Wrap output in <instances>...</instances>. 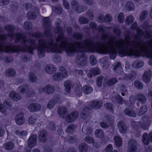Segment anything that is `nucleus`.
Listing matches in <instances>:
<instances>
[{
  "label": "nucleus",
  "instance_id": "50",
  "mask_svg": "<svg viewBox=\"0 0 152 152\" xmlns=\"http://www.w3.org/2000/svg\"><path fill=\"white\" fill-rule=\"evenodd\" d=\"M29 78L30 81L32 82H35L37 81V76L33 73H29Z\"/></svg>",
  "mask_w": 152,
  "mask_h": 152
},
{
  "label": "nucleus",
  "instance_id": "6",
  "mask_svg": "<svg viewBox=\"0 0 152 152\" xmlns=\"http://www.w3.org/2000/svg\"><path fill=\"white\" fill-rule=\"evenodd\" d=\"M59 70L61 72L56 73L53 75V78L54 80L60 81L67 77V71L64 67H60Z\"/></svg>",
  "mask_w": 152,
  "mask_h": 152
},
{
  "label": "nucleus",
  "instance_id": "57",
  "mask_svg": "<svg viewBox=\"0 0 152 152\" xmlns=\"http://www.w3.org/2000/svg\"><path fill=\"white\" fill-rule=\"evenodd\" d=\"M68 141L71 143H73L75 142L77 140V137L76 136L73 135L71 137H68Z\"/></svg>",
  "mask_w": 152,
  "mask_h": 152
},
{
  "label": "nucleus",
  "instance_id": "9",
  "mask_svg": "<svg viewBox=\"0 0 152 152\" xmlns=\"http://www.w3.org/2000/svg\"><path fill=\"white\" fill-rule=\"evenodd\" d=\"M54 88L53 86L48 84L46 85L43 88H39L38 91L40 93H42L43 91L48 94H51L54 92Z\"/></svg>",
  "mask_w": 152,
  "mask_h": 152
},
{
  "label": "nucleus",
  "instance_id": "33",
  "mask_svg": "<svg viewBox=\"0 0 152 152\" xmlns=\"http://www.w3.org/2000/svg\"><path fill=\"white\" fill-rule=\"evenodd\" d=\"M126 9L129 11H132L134 8V6L133 3L131 1L127 2L125 5Z\"/></svg>",
  "mask_w": 152,
  "mask_h": 152
},
{
  "label": "nucleus",
  "instance_id": "44",
  "mask_svg": "<svg viewBox=\"0 0 152 152\" xmlns=\"http://www.w3.org/2000/svg\"><path fill=\"white\" fill-rule=\"evenodd\" d=\"M77 128V126L74 124H71L66 129V132L67 133H71Z\"/></svg>",
  "mask_w": 152,
  "mask_h": 152
},
{
  "label": "nucleus",
  "instance_id": "47",
  "mask_svg": "<svg viewBox=\"0 0 152 152\" xmlns=\"http://www.w3.org/2000/svg\"><path fill=\"white\" fill-rule=\"evenodd\" d=\"M32 23L28 21H26L24 24V28L26 29H30L32 27Z\"/></svg>",
  "mask_w": 152,
  "mask_h": 152
},
{
  "label": "nucleus",
  "instance_id": "1",
  "mask_svg": "<svg viewBox=\"0 0 152 152\" xmlns=\"http://www.w3.org/2000/svg\"><path fill=\"white\" fill-rule=\"evenodd\" d=\"M97 29L102 33L101 39L104 43L99 40L95 41L92 39H86L82 42H69V39L64 37L66 48L63 50H65L67 55L69 56L77 53L75 62L77 65L82 66L85 65L86 62V58L83 52L84 51L97 52L103 54L109 53L110 58L112 59L115 58L117 52L121 57L131 56L132 47L130 45L132 40L131 37L130 38L129 36H126L124 40L121 39L116 40L115 36L109 37L104 33L102 26H98Z\"/></svg>",
  "mask_w": 152,
  "mask_h": 152
},
{
  "label": "nucleus",
  "instance_id": "27",
  "mask_svg": "<svg viewBox=\"0 0 152 152\" xmlns=\"http://www.w3.org/2000/svg\"><path fill=\"white\" fill-rule=\"evenodd\" d=\"M124 112L125 115L129 116L135 117L136 115L135 112L131 109L126 108L124 110Z\"/></svg>",
  "mask_w": 152,
  "mask_h": 152
},
{
  "label": "nucleus",
  "instance_id": "19",
  "mask_svg": "<svg viewBox=\"0 0 152 152\" xmlns=\"http://www.w3.org/2000/svg\"><path fill=\"white\" fill-rule=\"evenodd\" d=\"M118 126L120 133L124 134L126 132L127 127L123 121H119L118 124Z\"/></svg>",
  "mask_w": 152,
  "mask_h": 152
},
{
  "label": "nucleus",
  "instance_id": "56",
  "mask_svg": "<svg viewBox=\"0 0 152 152\" xmlns=\"http://www.w3.org/2000/svg\"><path fill=\"white\" fill-rule=\"evenodd\" d=\"M73 37L77 40L81 39L82 38V35L78 33H74L72 35Z\"/></svg>",
  "mask_w": 152,
  "mask_h": 152
},
{
  "label": "nucleus",
  "instance_id": "49",
  "mask_svg": "<svg viewBox=\"0 0 152 152\" xmlns=\"http://www.w3.org/2000/svg\"><path fill=\"white\" fill-rule=\"evenodd\" d=\"M80 86H77L75 88V92L77 95L78 96L81 95L82 92L81 91V88Z\"/></svg>",
  "mask_w": 152,
  "mask_h": 152
},
{
  "label": "nucleus",
  "instance_id": "61",
  "mask_svg": "<svg viewBox=\"0 0 152 152\" xmlns=\"http://www.w3.org/2000/svg\"><path fill=\"white\" fill-rule=\"evenodd\" d=\"M79 21L80 23L82 24L87 23L88 22V19L84 17L80 18L79 19Z\"/></svg>",
  "mask_w": 152,
  "mask_h": 152
},
{
  "label": "nucleus",
  "instance_id": "34",
  "mask_svg": "<svg viewBox=\"0 0 152 152\" xmlns=\"http://www.w3.org/2000/svg\"><path fill=\"white\" fill-rule=\"evenodd\" d=\"M71 83L70 81L67 80L64 83V86L65 87V90L67 93H69L70 91Z\"/></svg>",
  "mask_w": 152,
  "mask_h": 152
},
{
  "label": "nucleus",
  "instance_id": "16",
  "mask_svg": "<svg viewBox=\"0 0 152 152\" xmlns=\"http://www.w3.org/2000/svg\"><path fill=\"white\" fill-rule=\"evenodd\" d=\"M41 108V105L37 103L30 104L28 108L29 111L35 112L39 110Z\"/></svg>",
  "mask_w": 152,
  "mask_h": 152
},
{
  "label": "nucleus",
  "instance_id": "40",
  "mask_svg": "<svg viewBox=\"0 0 152 152\" xmlns=\"http://www.w3.org/2000/svg\"><path fill=\"white\" fill-rule=\"evenodd\" d=\"M134 20V17L132 15L127 16L125 19V23L126 24L130 25L132 23Z\"/></svg>",
  "mask_w": 152,
  "mask_h": 152
},
{
  "label": "nucleus",
  "instance_id": "58",
  "mask_svg": "<svg viewBox=\"0 0 152 152\" xmlns=\"http://www.w3.org/2000/svg\"><path fill=\"white\" fill-rule=\"evenodd\" d=\"M85 140L86 142L89 144L93 143L94 142V139L89 136L86 137L85 138Z\"/></svg>",
  "mask_w": 152,
  "mask_h": 152
},
{
  "label": "nucleus",
  "instance_id": "10",
  "mask_svg": "<svg viewBox=\"0 0 152 152\" xmlns=\"http://www.w3.org/2000/svg\"><path fill=\"white\" fill-rule=\"evenodd\" d=\"M37 136L35 134L31 136L28 140V143L29 148L26 152H30L31 148L34 147L36 145Z\"/></svg>",
  "mask_w": 152,
  "mask_h": 152
},
{
  "label": "nucleus",
  "instance_id": "37",
  "mask_svg": "<svg viewBox=\"0 0 152 152\" xmlns=\"http://www.w3.org/2000/svg\"><path fill=\"white\" fill-rule=\"evenodd\" d=\"M15 73L16 72L14 69L10 68L6 71L5 74L8 77H11L14 76Z\"/></svg>",
  "mask_w": 152,
  "mask_h": 152
},
{
  "label": "nucleus",
  "instance_id": "13",
  "mask_svg": "<svg viewBox=\"0 0 152 152\" xmlns=\"http://www.w3.org/2000/svg\"><path fill=\"white\" fill-rule=\"evenodd\" d=\"M60 96H58L57 97L54 96L53 100L49 101L47 105V107L49 109H51L54 106L56 103H59L60 101Z\"/></svg>",
  "mask_w": 152,
  "mask_h": 152
},
{
  "label": "nucleus",
  "instance_id": "59",
  "mask_svg": "<svg viewBox=\"0 0 152 152\" xmlns=\"http://www.w3.org/2000/svg\"><path fill=\"white\" fill-rule=\"evenodd\" d=\"M87 110H88V107H85L84 109L82 110L81 117L82 118L85 119L86 118V113L87 112Z\"/></svg>",
  "mask_w": 152,
  "mask_h": 152
},
{
  "label": "nucleus",
  "instance_id": "23",
  "mask_svg": "<svg viewBox=\"0 0 152 152\" xmlns=\"http://www.w3.org/2000/svg\"><path fill=\"white\" fill-rule=\"evenodd\" d=\"M102 105V103L101 102H99L97 100H95L91 102L89 106L92 108H99Z\"/></svg>",
  "mask_w": 152,
  "mask_h": 152
},
{
  "label": "nucleus",
  "instance_id": "11",
  "mask_svg": "<svg viewBox=\"0 0 152 152\" xmlns=\"http://www.w3.org/2000/svg\"><path fill=\"white\" fill-rule=\"evenodd\" d=\"M15 122L18 125H21L23 124L25 121L24 113H20L18 114L15 116Z\"/></svg>",
  "mask_w": 152,
  "mask_h": 152
},
{
  "label": "nucleus",
  "instance_id": "53",
  "mask_svg": "<svg viewBox=\"0 0 152 152\" xmlns=\"http://www.w3.org/2000/svg\"><path fill=\"white\" fill-rule=\"evenodd\" d=\"M118 21L120 23H122L124 19V15L122 12L120 13L118 16Z\"/></svg>",
  "mask_w": 152,
  "mask_h": 152
},
{
  "label": "nucleus",
  "instance_id": "8",
  "mask_svg": "<svg viewBox=\"0 0 152 152\" xmlns=\"http://www.w3.org/2000/svg\"><path fill=\"white\" fill-rule=\"evenodd\" d=\"M17 92L21 94L31 95L34 93V91L31 88H29L28 86L23 85L18 87L17 89Z\"/></svg>",
  "mask_w": 152,
  "mask_h": 152
},
{
  "label": "nucleus",
  "instance_id": "64",
  "mask_svg": "<svg viewBox=\"0 0 152 152\" xmlns=\"http://www.w3.org/2000/svg\"><path fill=\"white\" fill-rule=\"evenodd\" d=\"M113 150V145L111 144H109L106 147L105 151L106 152H112Z\"/></svg>",
  "mask_w": 152,
  "mask_h": 152
},
{
  "label": "nucleus",
  "instance_id": "30",
  "mask_svg": "<svg viewBox=\"0 0 152 152\" xmlns=\"http://www.w3.org/2000/svg\"><path fill=\"white\" fill-rule=\"evenodd\" d=\"M114 139L116 145L118 147H121L122 145V140L121 138L118 136H115L114 137Z\"/></svg>",
  "mask_w": 152,
  "mask_h": 152
},
{
  "label": "nucleus",
  "instance_id": "31",
  "mask_svg": "<svg viewBox=\"0 0 152 152\" xmlns=\"http://www.w3.org/2000/svg\"><path fill=\"white\" fill-rule=\"evenodd\" d=\"M148 110V108L146 105L141 106L137 112L139 115H142L145 114Z\"/></svg>",
  "mask_w": 152,
  "mask_h": 152
},
{
  "label": "nucleus",
  "instance_id": "7",
  "mask_svg": "<svg viewBox=\"0 0 152 152\" xmlns=\"http://www.w3.org/2000/svg\"><path fill=\"white\" fill-rule=\"evenodd\" d=\"M151 119L146 116H144L142 118V121L140 123H139L140 127L144 129H147L149 126L151 122ZM139 123L138 122L134 123V124L137 125Z\"/></svg>",
  "mask_w": 152,
  "mask_h": 152
},
{
  "label": "nucleus",
  "instance_id": "18",
  "mask_svg": "<svg viewBox=\"0 0 152 152\" xmlns=\"http://www.w3.org/2000/svg\"><path fill=\"white\" fill-rule=\"evenodd\" d=\"M45 72L50 75H52L56 71V68L53 65H48L45 68Z\"/></svg>",
  "mask_w": 152,
  "mask_h": 152
},
{
  "label": "nucleus",
  "instance_id": "28",
  "mask_svg": "<svg viewBox=\"0 0 152 152\" xmlns=\"http://www.w3.org/2000/svg\"><path fill=\"white\" fill-rule=\"evenodd\" d=\"M143 65L144 63L142 61H134L132 64V67L137 69L141 68Z\"/></svg>",
  "mask_w": 152,
  "mask_h": 152
},
{
  "label": "nucleus",
  "instance_id": "52",
  "mask_svg": "<svg viewBox=\"0 0 152 152\" xmlns=\"http://www.w3.org/2000/svg\"><path fill=\"white\" fill-rule=\"evenodd\" d=\"M90 60L91 64L93 66L95 65L96 63V59L94 56L92 55L90 56Z\"/></svg>",
  "mask_w": 152,
  "mask_h": 152
},
{
  "label": "nucleus",
  "instance_id": "24",
  "mask_svg": "<svg viewBox=\"0 0 152 152\" xmlns=\"http://www.w3.org/2000/svg\"><path fill=\"white\" fill-rule=\"evenodd\" d=\"M82 90L84 94H91L93 91V88L89 85H85L83 86Z\"/></svg>",
  "mask_w": 152,
  "mask_h": 152
},
{
  "label": "nucleus",
  "instance_id": "38",
  "mask_svg": "<svg viewBox=\"0 0 152 152\" xmlns=\"http://www.w3.org/2000/svg\"><path fill=\"white\" fill-rule=\"evenodd\" d=\"M14 144L11 142H6L3 145V147L7 150H11L13 149L14 147Z\"/></svg>",
  "mask_w": 152,
  "mask_h": 152
},
{
  "label": "nucleus",
  "instance_id": "60",
  "mask_svg": "<svg viewBox=\"0 0 152 152\" xmlns=\"http://www.w3.org/2000/svg\"><path fill=\"white\" fill-rule=\"evenodd\" d=\"M121 94L122 96H124L127 93V90L124 85H122L121 88Z\"/></svg>",
  "mask_w": 152,
  "mask_h": 152
},
{
  "label": "nucleus",
  "instance_id": "26",
  "mask_svg": "<svg viewBox=\"0 0 152 152\" xmlns=\"http://www.w3.org/2000/svg\"><path fill=\"white\" fill-rule=\"evenodd\" d=\"M100 22H102L105 21L107 22H109L111 21L112 17L108 14H106L104 17L102 15H101L99 17Z\"/></svg>",
  "mask_w": 152,
  "mask_h": 152
},
{
  "label": "nucleus",
  "instance_id": "42",
  "mask_svg": "<svg viewBox=\"0 0 152 152\" xmlns=\"http://www.w3.org/2000/svg\"><path fill=\"white\" fill-rule=\"evenodd\" d=\"M52 9L53 11L58 14L61 13L63 10L62 7L60 6H58L57 7H53Z\"/></svg>",
  "mask_w": 152,
  "mask_h": 152
},
{
  "label": "nucleus",
  "instance_id": "48",
  "mask_svg": "<svg viewBox=\"0 0 152 152\" xmlns=\"http://www.w3.org/2000/svg\"><path fill=\"white\" fill-rule=\"evenodd\" d=\"M134 84L135 87L138 89H141L143 87L142 83L139 81H136L134 82Z\"/></svg>",
  "mask_w": 152,
  "mask_h": 152
},
{
  "label": "nucleus",
  "instance_id": "45",
  "mask_svg": "<svg viewBox=\"0 0 152 152\" xmlns=\"http://www.w3.org/2000/svg\"><path fill=\"white\" fill-rule=\"evenodd\" d=\"M29 35L32 37L37 38H39L43 37V35L40 32H36L35 33H31Z\"/></svg>",
  "mask_w": 152,
  "mask_h": 152
},
{
  "label": "nucleus",
  "instance_id": "12",
  "mask_svg": "<svg viewBox=\"0 0 152 152\" xmlns=\"http://www.w3.org/2000/svg\"><path fill=\"white\" fill-rule=\"evenodd\" d=\"M78 115V113L75 111L67 115L65 117L66 121L69 123H71L76 120Z\"/></svg>",
  "mask_w": 152,
  "mask_h": 152
},
{
  "label": "nucleus",
  "instance_id": "43",
  "mask_svg": "<svg viewBox=\"0 0 152 152\" xmlns=\"http://www.w3.org/2000/svg\"><path fill=\"white\" fill-rule=\"evenodd\" d=\"M148 12L147 11L144 10L142 11L140 16V20H142L145 19L148 16Z\"/></svg>",
  "mask_w": 152,
  "mask_h": 152
},
{
  "label": "nucleus",
  "instance_id": "17",
  "mask_svg": "<svg viewBox=\"0 0 152 152\" xmlns=\"http://www.w3.org/2000/svg\"><path fill=\"white\" fill-rule=\"evenodd\" d=\"M142 138L144 144L146 145H148L149 143V140L152 142V132H151L149 133L148 136L147 133H144L142 136Z\"/></svg>",
  "mask_w": 152,
  "mask_h": 152
},
{
  "label": "nucleus",
  "instance_id": "35",
  "mask_svg": "<svg viewBox=\"0 0 152 152\" xmlns=\"http://www.w3.org/2000/svg\"><path fill=\"white\" fill-rule=\"evenodd\" d=\"M136 98L138 100L143 104L145 103L146 101L145 97L141 94H137L136 96Z\"/></svg>",
  "mask_w": 152,
  "mask_h": 152
},
{
  "label": "nucleus",
  "instance_id": "21",
  "mask_svg": "<svg viewBox=\"0 0 152 152\" xmlns=\"http://www.w3.org/2000/svg\"><path fill=\"white\" fill-rule=\"evenodd\" d=\"M151 73L150 70L145 72L142 77L143 80L146 83H148L150 81Z\"/></svg>",
  "mask_w": 152,
  "mask_h": 152
},
{
  "label": "nucleus",
  "instance_id": "39",
  "mask_svg": "<svg viewBox=\"0 0 152 152\" xmlns=\"http://www.w3.org/2000/svg\"><path fill=\"white\" fill-rule=\"evenodd\" d=\"M37 116L36 115H31L29 118L28 122L30 124H33L36 122L37 118Z\"/></svg>",
  "mask_w": 152,
  "mask_h": 152
},
{
  "label": "nucleus",
  "instance_id": "5",
  "mask_svg": "<svg viewBox=\"0 0 152 152\" xmlns=\"http://www.w3.org/2000/svg\"><path fill=\"white\" fill-rule=\"evenodd\" d=\"M114 68V71L117 73L120 74L118 75L123 77V78L126 79H132L135 77V73L134 72L132 71L130 74L128 75H126L123 72L121 67V64L120 63H118L115 66Z\"/></svg>",
  "mask_w": 152,
  "mask_h": 152
},
{
  "label": "nucleus",
  "instance_id": "22",
  "mask_svg": "<svg viewBox=\"0 0 152 152\" xmlns=\"http://www.w3.org/2000/svg\"><path fill=\"white\" fill-rule=\"evenodd\" d=\"M58 112L60 117L63 118H65L66 116V109L64 107H59L58 110Z\"/></svg>",
  "mask_w": 152,
  "mask_h": 152
},
{
  "label": "nucleus",
  "instance_id": "25",
  "mask_svg": "<svg viewBox=\"0 0 152 152\" xmlns=\"http://www.w3.org/2000/svg\"><path fill=\"white\" fill-rule=\"evenodd\" d=\"M104 82L108 86H112L118 82V80L116 78H112L109 79H105Z\"/></svg>",
  "mask_w": 152,
  "mask_h": 152
},
{
  "label": "nucleus",
  "instance_id": "46",
  "mask_svg": "<svg viewBox=\"0 0 152 152\" xmlns=\"http://www.w3.org/2000/svg\"><path fill=\"white\" fill-rule=\"evenodd\" d=\"M90 72L92 73L93 75H97L100 74V69L97 68H93L90 70Z\"/></svg>",
  "mask_w": 152,
  "mask_h": 152
},
{
  "label": "nucleus",
  "instance_id": "55",
  "mask_svg": "<svg viewBox=\"0 0 152 152\" xmlns=\"http://www.w3.org/2000/svg\"><path fill=\"white\" fill-rule=\"evenodd\" d=\"M27 17L28 19L30 20H33L35 19L36 16L34 13L31 12H29L27 14Z\"/></svg>",
  "mask_w": 152,
  "mask_h": 152
},
{
  "label": "nucleus",
  "instance_id": "2",
  "mask_svg": "<svg viewBox=\"0 0 152 152\" xmlns=\"http://www.w3.org/2000/svg\"><path fill=\"white\" fill-rule=\"evenodd\" d=\"M43 24L45 27V34L47 37L46 41L39 39L38 43L35 40L28 39L25 36L20 33L14 34L12 33L15 29L14 26L7 25L5 26L6 30L9 32L7 35L10 38L14 39L16 42L19 43V46L15 45L13 52L20 51L28 52L32 53L35 49H38L37 55L39 58L45 56V51L48 52L61 53L66 48L65 43L64 42V37L62 28L58 26L54 29L55 33H59V35L55 38V42L52 39L50 30L51 24L48 17L43 18Z\"/></svg>",
  "mask_w": 152,
  "mask_h": 152
},
{
  "label": "nucleus",
  "instance_id": "20",
  "mask_svg": "<svg viewBox=\"0 0 152 152\" xmlns=\"http://www.w3.org/2000/svg\"><path fill=\"white\" fill-rule=\"evenodd\" d=\"M10 98L12 100L18 101L21 99V96L19 94L14 91H11L9 93Z\"/></svg>",
  "mask_w": 152,
  "mask_h": 152
},
{
  "label": "nucleus",
  "instance_id": "62",
  "mask_svg": "<svg viewBox=\"0 0 152 152\" xmlns=\"http://www.w3.org/2000/svg\"><path fill=\"white\" fill-rule=\"evenodd\" d=\"M115 102L120 104L123 103V99L120 95H117L115 97Z\"/></svg>",
  "mask_w": 152,
  "mask_h": 152
},
{
  "label": "nucleus",
  "instance_id": "4",
  "mask_svg": "<svg viewBox=\"0 0 152 152\" xmlns=\"http://www.w3.org/2000/svg\"><path fill=\"white\" fill-rule=\"evenodd\" d=\"M7 38L6 34L0 35V52H13L15 45L10 44L5 45L4 41Z\"/></svg>",
  "mask_w": 152,
  "mask_h": 152
},
{
  "label": "nucleus",
  "instance_id": "32",
  "mask_svg": "<svg viewBox=\"0 0 152 152\" xmlns=\"http://www.w3.org/2000/svg\"><path fill=\"white\" fill-rule=\"evenodd\" d=\"M79 150L81 152H87L88 149V147L85 143L81 144L79 146Z\"/></svg>",
  "mask_w": 152,
  "mask_h": 152
},
{
  "label": "nucleus",
  "instance_id": "14",
  "mask_svg": "<svg viewBox=\"0 0 152 152\" xmlns=\"http://www.w3.org/2000/svg\"><path fill=\"white\" fill-rule=\"evenodd\" d=\"M71 5L72 9L78 13L80 14L84 11L83 9H82L81 7L79 6L78 3L75 0L72 1Z\"/></svg>",
  "mask_w": 152,
  "mask_h": 152
},
{
  "label": "nucleus",
  "instance_id": "63",
  "mask_svg": "<svg viewBox=\"0 0 152 152\" xmlns=\"http://www.w3.org/2000/svg\"><path fill=\"white\" fill-rule=\"evenodd\" d=\"M3 104L7 109H10L11 104L9 99H6L3 102Z\"/></svg>",
  "mask_w": 152,
  "mask_h": 152
},
{
  "label": "nucleus",
  "instance_id": "41",
  "mask_svg": "<svg viewBox=\"0 0 152 152\" xmlns=\"http://www.w3.org/2000/svg\"><path fill=\"white\" fill-rule=\"evenodd\" d=\"M16 134L20 137L24 136L27 134V131L24 130H21L19 129L15 131Z\"/></svg>",
  "mask_w": 152,
  "mask_h": 152
},
{
  "label": "nucleus",
  "instance_id": "36",
  "mask_svg": "<svg viewBox=\"0 0 152 152\" xmlns=\"http://www.w3.org/2000/svg\"><path fill=\"white\" fill-rule=\"evenodd\" d=\"M96 136L99 138H102L104 136V133L103 131L101 129H97L95 132Z\"/></svg>",
  "mask_w": 152,
  "mask_h": 152
},
{
  "label": "nucleus",
  "instance_id": "54",
  "mask_svg": "<svg viewBox=\"0 0 152 152\" xmlns=\"http://www.w3.org/2000/svg\"><path fill=\"white\" fill-rule=\"evenodd\" d=\"M104 78L103 77L100 76L97 78L96 83L97 86L100 87L101 86L102 83V81Z\"/></svg>",
  "mask_w": 152,
  "mask_h": 152
},
{
  "label": "nucleus",
  "instance_id": "15",
  "mask_svg": "<svg viewBox=\"0 0 152 152\" xmlns=\"http://www.w3.org/2000/svg\"><path fill=\"white\" fill-rule=\"evenodd\" d=\"M137 142L134 140H131L128 142L129 152H135L137 150Z\"/></svg>",
  "mask_w": 152,
  "mask_h": 152
},
{
  "label": "nucleus",
  "instance_id": "3",
  "mask_svg": "<svg viewBox=\"0 0 152 152\" xmlns=\"http://www.w3.org/2000/svg\"><path fill=\"white\" fill-rule=\"evenodd\" d=\"M137 35H134L131 37L132 40L130 45L132 47L131 56L137 57L143 53L150 58L149 64L152 66V39L147 42H144L140 39L142 35H143L146 38L150 37L152 36V32L148 30L143 33L138 28H137Z\"/></svg>",
  "mask_w": 152,
  "mask_h": 152
},
{
  "label": "nucleus",
  "instance_id": "51",
  "mask_svg": "<svg viewBox=\"0 0 152 152\" xmlns=\"http://www.w3.org/2000/svg\"><path fill=\"white\" fill-rule=\"evenodd\" d=\"M82 131L85 133L87 135H89L91 134L92 132V130L90 128H86L85 126H83L82 129Z\"/></svg>",
  "mask_w": 152,
  "mask_h": 152
},
{
  "label": "nucleus",
  "instance_id": "29",
  "mask_svg": "<svg viewBox=\"0 0 152 152\" xmlns=\"http://www.w3.org/2000/svg\"><path fill=\"white\" fill-rule=\"evenodd\" d=\"M47 134L45 131H42L40 132L39 136V139L41 142H44L46 141Z\"/></svg>",
  "mask_w": 152,
  "mask_h": 152
}]
</instances>
